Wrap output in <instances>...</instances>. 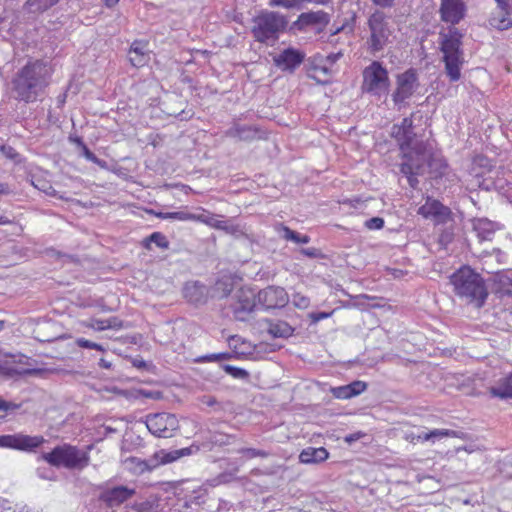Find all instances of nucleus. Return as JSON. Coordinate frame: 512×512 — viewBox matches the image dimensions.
Listing matches in <instances>:
<instances>
[{
  "mask_svg": "<svg viewBox=\"0 0 512 512\" xmlns=\"http://www.w3.org/2000/svg\"><path fill=\"white\" fill-rule=\"evenodd\" d=\"M396 0H371V2L380 8H391Z\"/></svg>",
  "mask_w": 512,
  "mask_h": 512,
  "instance_id": "bf43d9fd",
  "label": "nucleus"
},
{
  "mask_svg": "<svg viewBox=\"0 0 512 512\" xmlns=\"http://www.w3.org/2000/svg\"><path fill=\"white\" fill-rule=\"evenodd\" d=\"M402 174L407 177L409 186L413 189H417L418 184H419V180H418L417 176L419 174H416L415 171H411V173H402Z\"/></svg>",
  "mask_w": 512,
  "mask_h": 512,
  "instance_id": "6e6d98bb",
  "label": "nucleus"
},
{
  "mask_svg": "<svg viewBox=\"0 0 512 512\" xmlns=\"http://www.w3.org/2000/svg\"><path fill=\"white\" fill-rule=\"evenodd\" d=\"M279 231L281 232V237L286 241H292L294 243L299 242L301 234L297 231L290 229L288 226L283 224L280 225Z\"/></svg>",
  "mask_w": 512,
  "mask_h": 512,
  "instance_id": "ea45409f",
  "label": "nucleus"
},
{
  "mask_svg": "<svg viewBox=\"0 0 512 512\" xmlns=\"http://www.w3.org/2000/svg\"><path fill=\"white\" fill-rule=\"evenodd\" d=\"M252 21L253 27L251 33L255 40L260 43L277 40L288 25L286 16L279 12L268 10L261 11Z\"/></svg>",
  "mask_w": 512,
  "mask_h": 512,
  "instance_id": "39448f33",
  "label": "nucleus"
},
{
  "mask_svg": "<svg viewBox=\"0 0 512 512\" xmlns=\"http://www.w3.org/2000/svg\"><path fill=\"white\" fill-rule=\"evenodd\" d=\"M265 322L267 324V332L273 338H288L294 332V329L285 321L267 319Z\"/></svg>",
  "mask_w": 512,
  "mask_h": 512,
  "instance_id": "cd10ccee",
  "label": "nucleus"
},
{
  "mask_svg": "<svg viewBox=\"0 0 512 512\" xmlns=\"http://www.w3.org/2000/svg\"><path fill=\"white\" fill-rule=\"evenodd\" d=\"M44 460L49 464L68 469H82L88 465L89 457L74 446L64 444L56 446L51 452L43 454Z\"/></svg>",
  "mask_w": 512,
  "mask_h": 512,
  "instance_id": "423d86ee",
  "label": "nucleus"
},
{
  "mask_svg": "<svg viewBox=\"0 0 512 512\" xmlns=\"http://www.w3.org/2000/svg\"><path fill=\"white\" fill-rule=\"evenodd\" d=\"M448 168V164L444 157L433 150V147H430L428 162L426 166V172L430 173L432 177L438 178L442 177Z\"/></svg>",
  "mask_w": 512,
  "mask_h": 512,
  "instance_id": "393cba45",
  "label": "nucleus"
},
{
  "mask_svg": "<svg viewBox=\"0 0 512 512\" xmlns=\"http://www.w3.org/2000/svg\"><path fill=\"white\" fill-rule=\"evenodd\" d=\"M418 214L433 219L436 224H446L452 220L451 209L431 197H427L426 202L419 207Z\"/></svg>",
  "mask_w": 512,
  "mask_h": 512,
  "instance_id": "ddd939ff",
  "label": "nucleus"
},
{
  "mask_svg": "<svg viewBox=\"0 0 512 512\" xmlns=\"http://www.w3.org/2000/svg\"><path fill=\"white\" fill-rule=\"evenodd\" d=\"M225 136L239 141L251 142L262 138L261 130L255 125H246L234 122L225 131Z\"/></svg>",
  "mask_w": 512,
  "mask_h": 512,
  "instance_id": "aec40b11",
  "label": "nucleus"
},
{
  "mask_svg": "<svg viewBox=\"0 0 512 512\" xmlns=\"http://www.w3.org/2000/svg\"><path fill=\"white\" fill-rule=\"evenodd\" d=\"M128 56L131 65L137 68L146 65L150 59L149 55L145 50V45L139 41H135L132 43Z\"/></svg>",
  "mask_w": 512,
  "mask_h": 512,
  "instance_id": "bb28decb",
  "label": "nucleus"
},
{
  "mask_svg": "<svg viewBox=\"0 0 512 512\" xmlns=\"http://www.w3.org/2000/svg\"><path fill=\"white\" fill-rule=\"evenodd\" d=\"M465 12L466 6L462 0H441L439 13L443 22L456 25L465 17Z\"/></svg>",
  "mask_w": 512,
  "mask_h": 512,
  "instance_id": "6ab92c4d",
  "label": "nucleus"
},
{
  "mask_svg": "<svg viewBox=\"0 0 512 512\" xmlns=\"http://www.w3.org/2000/svg\"><path fill=\"white\" fill-rule=\"evenodd\" d=\"M257 294V301L265 309L282 308L289 302V297L284 288L268 286Z\"/></svg>",
  "mask_w": 512,
  "mask_h": 512,
  "instance_id": "2eb2a0df",
  "label": "nucleus"
},
{
  "mask_svg": "<svg viewBox=\"0 0 512 512\" xmlns=\"http://www.w3.org/2000/svg\"><path fill=\"white\" fill-rule=\"evenodd\" d=\"M370 37L367 40L368 50L377 53L389 43L392 31L389 27L388 17L381 10H375L368 18Z\"/></svg>",
  "mask_w": 512,
  "mask_h": 512,
  "instance_id": "0eeeda50",
  "label": "nucleus"
},
{
  "mask_svg": "<svg viewBox=\"0 0 512 512\" xmlns=\"http://www.w3.org/2000/svg\"><path fill=\"white\" fill-rule=\"evenodd\" d=\"M152 243L164 250L169 249L170 246V242L168 241L167 237L161 232H153L151 235L144 238L142 241V246L147 250H151Z\"/></svg>",
  "mask_w": 512,
  "mask_h": 512,
  "instance_id": "7c9ffc66",
  "label": "nucleus"
},
{
  "mask_svg": "<svg viewBox=\"0 0 512 512\" xmlns=\"http://www.w3.org/2000/svg\"><path fill=\"white\" fill-rule=\"evenodd\" d=\"M12 193V189L7 183L0 182V195H9Z\"/></svg>",
  "mask_w": 512,
  "mask_h": 512,
  "instance_id": "69168bd1",
  "label": "nucleus"
},
{
  "mask_svg": "<svg viewBox=\"0 0 512 512\" xmlns=\"http://www.w3.org/2000/svg\"><path fill=\"white\" fill-rule=\"evenodd\" d=\"M417 442L430 441V435L428 432H422L416 436Z\"/></svg>",
  "mask_w": 512,
  "mask_h": 512,
  "instance_id": "774afa93",
  "label": "nucleus"
},
{
  "mask_svg": "<svg viewBox=\"0 0 512 512\" xmlns=\"http://www.w3.org/2000/svg\"><path fill=\"white\" fill-rule=\"evenodd\" d=\"M44 443L42 436L24 434L0 435V447L32 451Z\"/></svg>",
  "mask_w": 512,
  "mask_h": 512,
  "instance_id": "4468645a",
  "label": "nucleus"
},
{
  "mask_svg": "<svg viewBox=\"0 0 512 512\" xmlns=\"http://www.w3.org/2000/svg\"><path fill=\"white\" fill-rule=\"evenodd\" d=\"M135 494V490L119 485L103 489L98 497L99 502L108 508L118 507Z\"/></svg>",
  "mask_w": 512,
  "mask_h": 512,
  "instance_id": "a211bd4d",
  "label": "nucleus"
},
{
  "mask_svg": "<svg viewBox=\"0 0 512 512\" xmlns=\"http://www.w3.org/2000/svg\"><path fill=\"white\" fill-rule=\"evenodd\" d=\"M234 436L221 431H211L210 441L216 445L223 446L233 443Z\"/></svg>",
  "mask_w": 512,
  "mask_h": 512,
  "instance_id": "e433bc0d",
  "label": "nucleus"
},
{
  "mask_svg": "<svg viewBox=\"0 0 512 512\" xmlns=\"http://www.w3.org/2000/svg\"><path fill=\"white\" fill-rule=\"evenodd\" d=\"M300 254H302L305 257L311 258V259H324L325 255L323 252L315 247H309V248H301L299 250Z\"/></svg>",
  "mask_w": 512,
  "mask_h": 512,
  "instance_id": "a18cd8bd",
  "label": "nucleus"
},
{
  "mask_svg": "<svg viewBox=\"0 0 512 512\" xmlns=\"http://www.w3.org/2000/svg\"><path fill=\"white\" fill-rule=\"evenodd\" d=\"M497 282L502 285V287L498 290L500 293L505 295L512 294V281L507 276H498Z\"/></svg>",
  "mask_w": 512,
  "mask_h": 512,
  "instance_id": "49530a36",
  "label": "nucleus"
},
{
  "mask_svg": "<svg viewBox=\"0 0 512 512\" xmlns=\"http://www.w3.org/2000/svg\"><path fill=\"white\" fill-rule=\"evenodd\" d=\"M146 427L156 437L171 438L179 430V421L174 414L156 413L146 417Z\"/></svg>",
  "mask_w": 512,
  "mask_h": 512,
  "instance_id": "9b49d317",
  "label": "nucleus"
},
{
  "mask_svg": "<svg viewBox=\"0 0 512 512\" xmlns=\"http://www.w3.org/2000/svg\"><path fill=\"white\" fill-rule=\"evenodd\" d=\"M293 303L296 307H298L300 309H305L309 306L310 300L308 297L297 293V294L293 295Z\"/></svg>",
  "mask_w": 512,
  "mask_h": 512,
  "instance_id": "8fccbe9b",
  "label": "nucleus"
},
{
  "mask_svg": "<svg viewBox=\"0 0 512 512\" xmlns=\"http://www.w3.org/2000/svg\"><path fill=\"white\" fill-rule=\"evenodd\" d=\"M365 227L370 230H379L384 227V219L381 217H372L365 221Z\"/></svg>",
  "mask_w": 512,
  "mask_h": 512,
  "instance_id": "09e8293b",
  "label": "nucleus"
},
{
  "mask_svg": "<svg viewBox=\"0 0 512 512\" xmlns=\"http://www.w3.org/2000/svg\"><path fill=\"white\" fill-rule=\"evenodd\" d=\"M184 298L193 304H202L207 300V288L198 281L187 282L183 287Z\"/></svg>",
  "mask_w": 512,
  "mask_h": 512,
  "instance_id": "4be33fe9",
  "label": "nucleus"
},
{
  "mask_svg": "<svg viewBox=\"0 0 512 512\" xmlns=\"http://www.w3.org/2000/svg\"><path fill=\"white\" fill-rule=\"evenodd\" d=\"M106 329H120L123 327L122 321L117 317L105 319Z\"/></svg>",
  "mask_w": 512,
  "mask_h": 512,
  "instance_id": "603ef678",
  "label": "nucleus"
},
{
  "mask_svg": "<svg viewBox=\"0 0 512 512\" xmlns=\"http://www.w3.org/2000/svg\"><path fill=\"white\" fill-rule=\"evenodd\" d=\"M51 67L43 60L29 61L10 81L12 97L25 104L36 102L50 84Z\"/></svg>",
  "mask_w": 512,
  "mask_h": 512,
  "instance_id": "f257e3e1",
  "label": "nucleus"
},
{
  "mask_svg": "<svg viewBox=\"0 0 512 512\" xmlns=\"http://www.w3.org/2000/svg\"><path fill=\"white\" fill-rule=\"evenodd\" d=\"M430 435V440L434 441L435 439H439L442 437H456L457 432L449 429H434L428 432Z\"/></svg>",
  "mask_w": 512,
  "mask_h": 512,
  "instance_id": "c03bdc74",
  "label": "nucleus"
},
{
  "mask_svg": "<svg viewBox=\"0 0 512 512\" xmlns=\"http://www.w3.org/2000/svg\"><path fill=\"white\" fill-rule=\"evenodd\" d=\"M453 292L466 303L481 308L488 297L484 278L470 266L463 265L450 277Z\"/></svg>",
  "mask_w": 512,
  "mask_h": 512,
  "instance_id": "f03ea898",
  "label": "nucleus"
},
{
  "mask_svg": "<svg viewBox=\"0 0 512 512\" xmlns=\"http://www.w3.org/2000/svg\"><path fill=\"white\" fill-rule=\"evenodd\" d=\"M152 510V504L149 502H143L141 503L137 509H135L136 512H150Z\"/></svg>",
  "mask_w": 512,
  "mask_h": 512,
  "instance_id": "680f3d73",
  "label": "nucleus"
},
{
  "mask_svg": "<svg viewBox=\"0 0 512 512\" xmlns=\"http://www.w3.org/2000/svg\"><path fill=\"white\" fill-rule=\"evenodd\" d=\"M257 294L254 289L241 287L229 300V308L238 321H247L257 305Z\"/></svg>",
  "mask_w": 512,
  "mask_h": 512,
  "instance_id": "1a4fd4ad",
  "label": "nucleus"
},
{
  "mask_svg": "<svg viewBox=\"0 0 512 512\" xmlns=\"http://www.w3.org/2000/svg\"><path fill=\"white\" fill-rule=\"evenodd\" d=\"M511 14H506L503 11H496L492 13L488 22L489 25L499 31L508 30L512 27V18Z\"/></svg>",
  "mask_w": 512,
  "mask_h": 512,
  "instance_id": "c756f323",
  "label": "nucleus"
},
{
  "mask_svg": "<svg viewBox=\"0 0 512 512\" xmlns=\"http://www.w3.org/2000/svg\"><path fill=\"white\" fill-rule=\"evenodd\" d=\"M332 314H333V311L332 312H313L309 315V317L313 323H317L320 320L329 318Z\"/></svg>",
  "mask_w": 512,
  "mask_h": 512,
  "instance_id": "5fc2aeb1",
  "label": "nucleus"
},
{
  "mask_svg": "<svg viewBox=\"0 0 512 512\" xmlns=\"http://www.w3.org/2000/svg\"><path fill=\"white\" fill-rule=\"evenodd\" d=\"M329 23V15L324 11H316V12H306L302 13L298 16V19L293 23V27L298 30H303L304 28L311 25H327Z\"/></svg>",
  "mask_w": 512,
  "mask_h": 512,
  "instance_id": "412c9836",
  "label": "nucleus"
},
{
  "mask_svg": "<svg viewBox=\"0 0 512 512\" xmlns=\"http://www.w3.org/2000/svg\"><path fill=\"white\" fill-rule=\"evenodd\" d=\"M200 451L199 445L192 444L189 447L175 449V450H166L160 449L153 453L147 459H140L138 457H128L123 463L128 470H130L133 474L141 475L146 472H152L156 468L161 465H166L173 463L179 460L182 457L191 456Z\"/></svg>",
  "mask_w": 512,
  "mask_h": 512,
  "instance_id": "7ed1b4c3",
  "label": "nucleus"
},
{
  "mask_svg": "<svg viewBox=\"0 0 512 512\" xmlns=\"http://www.w3.org/2000/svg\"><path fill=\"white\" fill-rule=\"evenodd\" d=\"M329 452L324 447H307L299 455V461L303 464H318L327 460Z\"/></svg>",
  "mask_w": 512,
  "mask_h": 512,
  "instance_id": "a878e982",
  "label": "nucleus"
},
{
  "mask_svg": "<svg viewBox=\"0 0 512 512\" xmlns=\"http://www.w3.org/2000/svg\"><path fill=\"white\" fill-rule=\"evenodd\" d=\"M430 147L429 143L420 141L405 151L403 156L405 160L400 165L401 173H411V171H415L416 174L426 173Z\"/></svg>",
  "mask_w": 512,
  "mask_h": 512,
  "instance_id": "9d476101",
  "label": "nucleus"
},
{
  "mask_svg": "<svg viewBox=\"0 0 512 512\" xmlns=\"http://www.w3.org/2000/svg\"><path fill=\"white\" fill-rule=\"evenodd\" d=\"M83 325L87 328H91L95 331H103V330H106V326H105V319L101 320V319H95V318H92L88 321H85L83 322Z\"/></svg>",
  "mask_w": 512,
  "mask_h": 512,
  "instance_id": "de8ad7c7",
  "label": "nucleus"
},
{
  "mask_svg": "<svg viewBox=\"0 0 512 512\" xmlns=\"http://www.w3.org/2000/svg\"><path fill=\"white\" fill-rule=\"evenodd\" d=\"M489 391L493 397L501 399L512 398V374L502 378L498 386L491 387Z\"/></svg>",
  "mask_w": 512,
  "mask_h": 512,
  "instance_id": "c85d7f7f",
  "label": "nucleus"
},
{
  "mask_svg": "<svg viewBox=\"0 0 512 512\" xmlns=\"http://www.w3.org/2000/svg\"><path fill=\"white\" fill-rule=\"evenodd\" d=\"M305 0H269L271 7H284L286 9L300 8Z\"/></svg>",
  "mask_w": 512,
  "mask_h": 512,
  "instance_id": "a19ab883",
  "label": "nucleus"
},
{
  "mask_svg": "<svg viewBox=\"0 0 512 512\" xmlns=\"http://www.w3.org/2000/svg\"><path fill=\"white\" fill-rule=\"evenodd\" d=\"M462 38V33L454 27L449 28L448 33H440V51L443 53L445 71L451 82H456L461 77V67L464 64Z\"/></svg>",
  "mask_w": 512,
  "mask_h": 512,
  "instance_id": "20e7f679",
  "label": "nucleus"
},
{
  "mask_svg": "<svg viewBox=\"0 0 512 512\" xmlns=\"http://www.w3.org/2000/svg\"><path fill=\"white\" fill-rule=\"evenodd\" d=\"M472 226L473 231L475 232L480 242L492 240L498 228L495 222L490 221L487 218L474 219L472 222Z\"/></svg>",
  "mask_w": 512,
  "mask_h": 512,
  "instance_id": "5701e85b",
  "label": "nucleus"
},
{
  "mask_svg": "<svg viewBox=\"0 0 512 512\" xmlns=\"http://www.w3.org/2000/svg\"><path fill=\"white\" fill-rule=\"evenodd\" d=\"M455 237L454 226L449 225L442 229L439 234L438 242L443 248H447L451 244Z\"/></svg>",
  "mask_w": 512,
  "mask_h": 512,
  "instance_id": "4c0bfd02",
  "label": "nucleus"
},
{
  "mask_svg": "<svg viewBox=\"0 0 512 512\" xmlns=\"http://www.w3.org/2000/svg\"><path fill=\"white\" fill-rule=\"evenodd\" d=\"M59 0H26L25 7L30 13H40L56 5Z\"/></svg>",
  "mask_w": 512,
  "mask_h": 512,
  "instance_id": "f704fd0d",
  "label": "nucleus"
},
{
  "mask_svg": "<svg viewBox=\"0 0 512 512\" xmlns=\"http://www.w3.org/2000/svg\"><path fill=\"white\" fill-rule=\"evenodd\" d=\"M397 87L392 94V99L396 105L409 99L418 87V75L414 68L398 74L396 79Z\"/></svg>",
  "mask_w": 512,
  "mask_h": 512,
  "instance_id": "f8f14e48",
  "label": "nucleus"
},
{
  "mask_svg": "<svg viewBox=\"0 0 512 512\" xmlns=\"http://www.w3.org/2000/svg\"><path fill=\"white\" fill-rule=\"evenodd\" d=\"M366 388L367 384L365 382L356 380L348 385L331 388V393L335 398L349 399L361 394Z\"/></svg>",
  "mask_w": 512,
  "mask_h": 512,
  "instance_id": "b1692460",
  "label": "nucleus"
},
{
  "mask_svg": "<svg viewBox=\"0 0 512 512\" xmlns=\"http://www.w3.org/2000/svg\"><path fill=\"white\" fill-rule=\"evenodd\" d=\"M150 213L160 219H171L178 221H194L195 213L188 212L187 210H180L175 212H155L150 210Z\"/></svg>",
  "mask_w": 512,
  "mask_h": 512,
  "instance_id": "2f4dec72",
  "label": "nucleus"
},
{
  "mask_svg": "<svg viewBox=\"0 0 512 512\" xmlns=\"http://www.w3.org/2000/svg\"><path fill=\"white\" fill-rule=\"evenodd\" d=\"M75 344L80 347V348H85V349H95V350H98L100 352H105L106 351V348L101 345V344H98L96 342H92L90 340H87L85 338H77L75 340Z\"/></svg>",
  "mask_w": 512,
  "mask_h": 512,
  "instance_id": "37998d69",
  "label": "nucleus"
},
{
  "mask_svg": "<svg viewBox=\"0 0 512 512\" xmlns=\"http://www.w3.org/2000/svg\"><path fill=\"white\" fill-rule=\"evenodd\" d=\"M78 146L81 148V155L86 157L90 154L91 150L87 147V145L82 141V139H78Z\"/></svg>",
  "mask_w": 512,
  "mask_h": 512,
  "instance_id": "e2e57ef3",
  "label": "nucleus"
},
{
  "mask_svg": "<svg viewBox=\"0 0 512 512\" xmlns=\"http://www.w3.org/2000/svg\"><path fill=\"white\" fill-rule=\"evenodd\" d=\"M390 79L387 69L379 61H373L363 71V89L373 95L386 94L389 91Z\"/></svg>",
  "mask_w": 512,
  "mask_h": 512,
  "instance_id": "6e6552de",
  "label": "nucleus"
},
{
  "mask_svg": "<svg viewBox=\"0 0 512 512\" xmlns=\"http://www.w3.org/2000/svg\"><path fill=\"white\" fill-rule=\"evenodd\" d=\"M391 136L397 141L402 152L411 149L417 142L412 118L405 117L400 124H394Z\"/></svg>",
  "mask_w": 512,
  "mask_h": 512,
  "instance_id": "dca6fc26",
  "label": "nucleus"
},
{
  "mask_svg": "<svg viewBox=\"0 0 512 512\" xmlns=\"http://www.w3.org/2000/svg\"><path fill=\"white\" fill-rule=\"evenodd\" d=\"M201 210V213H195V219L194 221L201 222L204 224H207L213 228L217 229H225L226 223L224 221L218 220L214 214L199 208Z\"/></svg>",
  "mask_w": 512,
  "mask_h": 512,
  "instance_id": "473e14b6",
  "label": "nucleus"
},
{
  "mask_svg": "<svg viewBox=\"0 0 512 512\" xmlns=\"http://www.w3.org/2000/svg\"><path fill=\"white\" fill-rule=\"evenodd\" d=\"M238 453L243 454L248 459H252L255 457L267 458L268 456H270V453L268 451L255 448H241L238 450Z\"/></svg>",
  "mask_w": 512,
  "mask_h": 512,
  "instance_id": "79ce46f5",
  "label": "nucleus"
},
{
  "mask_svg": "<svg viewBox=\"0 0 512 512\" xmlns=\"http://www.w3.org/2000/svg\"><path fill=\"white\" fill-rule=\"evenodd\" d=\"M30 183L33 187L38 189L39 191L45 193L48 196L55 197L57 195L56 190L53 188L50 181H48L46 178L42 177L41 175H31L30 176Z\"/></svg>",
  "mask_w": 512,
  "mask_h": 512,
  "instance_id": "72a5a7b5",
  "label": "nucleus"
},
{
  "mask_svg": "<svg viewBox=\"0 0 512 512\" xmlns=\"http://www.w3.org/2000/svg\"><path fill=\"white\" fill-rule=\"evenodd\" d=\"M91 162L103 169H106L108 167L107 162L105 160L98 158L96 155L92 158Z\"/></svg>",
  "mask_w": 512,
  "mask_h": 512,
  "instance_id": "0e129e2a",
  "label": "nucleus"
},
{
  "mask_svg": "<svg viewBox=\"0 0 512 512\" xmlns=\"http://www.w3.org/2000/svg\"><path fill=\"white\" fill-rule=\"evenodd\" d=\"M203 403L206 404L207 406H214L215 404H217V400L213 396H204Z\"/></svg>",
  "mask_w": 512,
  "mask_h": 512,
  "instance_id": "338daca9",
  "label": "nucleus"
},
{
  "mask_svg": "<svg viewBox=\"0 0 512 512\" xmlns=\"http://www.w3.org/2000/svg\"><path fill=\"white\" fill-rule=\"evenodd\" d=\"M222 368L227 374L231 375L234 378L247 379L249 377V373L245 369L235 367L229 364L223 365Z\"/></svg>",
  "mask_w": 512,
  "mask_h": 512,
  "instance_id": "58836bf2",
  "label": "nucleus"
},
{
  "mask_svg": "<svg viewBox=\"0 0 512 512\" xmlns=\"http://www.w3.org/2000/svg\"><path fill=\"white\" fill-rule=\"evenodd\" d=\"M0 151L5 155V157L11 160H15L19 156L17 151L11 146L2 145Z\"/></svg>",
  "mask_w": 512,
  "mask_h": 512,
  "instance_id": "864d4df0",
  "label": "nucleus"
},
{
  "mask_svg": "<svg viewBox=\"0 0 512 512\" xmlns=\"http://www.w3.org/2000/svg\"><path fill=\"white\" fill-rule=\"evenodd\" d=\"M364 436H365V433L358 431V432H355V433L345 436L344 441L348 444H351V443L361 439Z\"/></svg>",
  "mask_w": 512,
  "mask_h": 512,
  "instance_id": "13d9d810",
  "label": "nucleus"
},
{
  "mask_svg": "<svg viewBox=\"0 0 512 512\" xmlns=\"http://www.w3.org/2000/svg\"><path fill=\"white\" fill-rule=\"evenodd\" d=\"M217 353L215 354H208L199 357L196 361L197 362H212V361H219V359L216 357Z\"/></svg>",
  "mask_w": 512,
  "mask_h": 512,
  "instance_id": "052dcab7",
  "label": "nucleus"
},
{
  "mask_svg": "<svg viewBox=\"0 0 512 512\" xmlns=\"http://www.w3.org/2000/svg\"><path fill=\"white\" fill-rule=\"evenodd\" d=\"M305 53L293 47L282 50L273 57L274 65L283 72L293 73L304 61Z\"/></svg>",
  "mask_w": 512,
  "mask_h": 512,
  "instance_id": "f3484780",
  "label": "nucleus"
},
{
  "mask_svg": "<svg viewBox=\"0 0 512 512\" xmlns=\"http://www.w3.org/2000/svg\"><path fill=\"white\" fill-rule=\"evenodd\" d=\"M20 407L19 404H15L13 402H8L3 400L0 397V411H10V410H16Z\"/></svg>",
  "mask_w": 512,
  "mask_h": 512,
  "instance_id": "4d7b16f0",
  "label": "nucleus"
},
{
  "mask_svg": "<svg viewBox=\"0 0 512 512\" xmlns=\"http://www.w3.org/2000/svg\"><path fill=\"white\" fill-rule=\"evenodd\" d=\"M233 280L229 277L219 279L214 286V292L219 298L230 296L233 291Z\"/></svg>",
  "mask_w": 512,
  "mask_h": 512,
  "instance_id": "c9c22d12",
  "label": "nucleus"
},
{
  "mask_svg": "<svg viewBox=\"0 0 512 512\" xmlns=\"http://www.w3.org/2000/svg\"><path fill=\"white\" fill-rule=\"evenodd\" d=\"M495 2L497 3V11H503L506 14L512 13V0H495Z\"/></svg>",
  "mask_w": 512,
  "mask_h": 512,
  "instance_id": "3c124183",
  "label": "nucleus"
}]
</instances>
